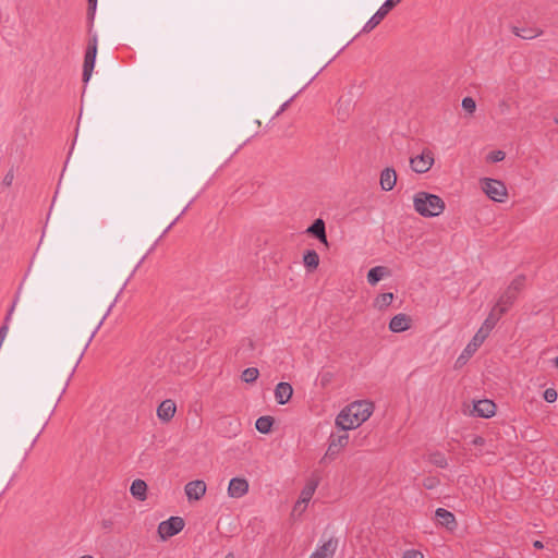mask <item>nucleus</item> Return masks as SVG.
I'll list each match as a JSON object with an SVG mask.
<instances>
[{
	"instance_id": "49",
	"label": "nucleus",
	"mask_w": 558,
	"mask_h": 558,
	"mask_svg": "<svg viewBox=\"0 0 558 558\" xmlns=\"http://www.w3.org/2000/svg\"><path fill=\"white\" fill-rule=\"evenodd\" d=\"M473 444L476 446H482L484 444V438L482 437H475L473 440Z\"/></svg>"
},
{
	"instance_id": "15",
	"label": "nucleus",
	"mask_w": 558,
	"mask_h": 558,
	"mask_svg": "<svg viewBox=\"0 0 558 558\" xmlns=\"http://www.w3.org/2000/svg\"><path fill=\"white\" fill-rule=\"evenodd\" d=\"M380 187L388 192L391 191L397 183V172L393 168H385L380 173Z\"/></svg>"
},
{
	"instance_id": "50",
	"label": "nucleus",
	"mask_w": 558,
	"mask_h": 558,
	"mask_svg": "<svg viewBox=\"0 0 558 558\" xmlns=\"http://www.w3.org/2000/svg\"><path fill=\"white\" fill-rule=\"evenodd\" d=\"M533 546L536 548V549H542L544 547L543 543L541 541H535L533 543Z\"/></svg>"
},
{
	"instance_id": "32",
	"label": "nucleus",
	"mask_w": 558,
	"mask_h": 558,
	"mask_svg": "<svg viewBox=\"0 0 558 558\" xmlns=\"http://www.w3.org/2000/svg\"><path fill=\"white\" fill-rule=\"evenodd\" d=\"M393 8L392 3L389 0H386L376 11L375 15L379 22H381Z\"/></svg>"
},
{
	"instance_id": "36",
	"label": "nucleus",
	"mask_w": 558,
	"mask_h": 558,
	"mask_svg": "<svg viewBox=\"0 0 558 558\" xmlns=\"http://www.w3.org/2000/svg\"><path fill=\"white\" fill-rule=\"evenodd\" d=\"M380 22L379 20L376 17V15L374 14L366 23L365 25L363 26V29L362 32L363 33H369L372 32L377 25H379Z\"/></svg>"
},
{
	"instance_id": "55",
	"label": "nucleus",
	"mask_w": 558,
	"mask_h": 558,
	"mask_svg": "<svg viewBox=\"0 0 558 558\" xmlns=\"http://www.w3.org/2000/svg\"><path fill=\"white\" fill-rule=\"evenodd\" d=\"M555 122L558 124V116L555 118Z\"/></svg>"
},
{
	"instance_id": "13",
	"label": "nucleus",
	"mask_w": 558,
	"mask_h": 558,
	"mask_svg": "<svg viewBox=\"0 0 558 558\" xmlns=\"http://www.w3.org/2000/svg\"><path fill=\"white\" fill-rule=\"evenodd\" d=\"M175 412L177 405L174 401L166 399L159 404L157 409V416L162 422H169L174 416Z\"/></svg>"
},
{
	"instance_id": "44",
	"label": "nucleus",
	"mask_w": 558,
	"mask_h": 558,
	"mask_svg": "<svg viewBox=\"0 0 558 558\" xmlns=\"http://www.w3.org/2000/svg\"><path fill=\"white\" fill-rule=\"evenodd\" d=\"M14 181V171L11 169L8 171V173L4 175L3 180H2V184L4 186H11L12 183Z\"/></svg>"
},
{
	"instance_id": "25",
	"label": "nucleus",
	"mask_w": 558,
	"mask_h": 558,
	"mask_svg": "<svg viewBox=\"0 0 558 558\" xmlns=\"http://www.w3.org/2000/svg\"><path fill=\"white\" fill-rule=\"evenodd\" d=\"M274 418L271 416H260L256 420L255 427L262 434H268L271 430Z\"/></svg>"
},
{
	"instance_id": "41",
	"label": "nucleus",
	"mask_w": 558,
	"mask_h": 558,
	"mask_svg": "<svg viewBox=\"0 0 558 558\" xmlns=\"http://www.w3.org/2000/svg\"><path fill=\"white\" fill-rule=\"evenodd\" d=\"M557 391L556 389L554 388H547L545 391H544V399L549 402V403H553L557 400Z\"/></svg>"
},
{
	"instance_id": "29",
	"label": "nucleus",
	"mask_w": 558,
	"mask_h": 558,
	"mask_svg": "<svg viewBox=\"0 0 558 558\" xmlns=\"http://www.w3.org/2000/svg\"><path fill=\"white\" fill-rule=\"evenodd\" d=\"M476 351L473 348H471L469 344H466V347L464 348L462 353L457 359L456 366L460 367V366L464 365L473 356V354Z\"/></svg>"
},
{
	"instance_id": "7",
	"label": "nucleus",
	"mask_w": 558,
	"mask_h": 558,
	"mask_svg": "<svg viewBox=\"0 0 558 558\" xmlns=\"http://www.w3.org/2000/svg\"><path fill=\"white\" fill-rule=\"evenodd\" d=\"M184 527V521L180 517H171L158 525V534L161 539H167L180 533Z\"/></svg>"
},
{
	"instance_id": "11",
	"label": "nucleus",
	"mask_w": 558,
	"mask_h": 558,
	"mask_svg": "<svg viewBox=\"0 0 558 558\" xmlns=\"http://www.w3.org/2000/svg\"><path fill=\"white\" fill-rule=\"evenodd\" d=\"M437 523L444 527H446L449 531H453L457 527V520L452 512L444 509L438 508L435 511Z\"/></svg>"
},
{
	"instance_id": "9",
	"label": "nucleus",
	"mask_w": 558,
	"mask_h": 558,
	"mask_svg": "<svg viewBox=\"0 0 558 558\" xmlns=\"http://www.w3.org/2000/svg\"><path fill=\"white\" fill-rule=\"evenodd\" d=\"M248 482L244 477H233L228 485V496L230 498H241L248 493Z\"/></svg>"
},
{
	"instance_id": "43",
	"label": "nucleus",
	"mask_w": 558,
	"mask_h": 558,
	"mask_svg": "<svg viewBox=\"0 0 558 558\" xmlns=\"http://www.w3.org/2000/svg\"><path fill=\"white\" fill-rule=\"evenodd\" d=\"M423 554L416 549H409L403 553L402 558H423Z\"/></svg>"
},
{
	"instance_id": "33",
	"label": "nucleus",
	"mask_w": 558,
	"mask_h": 558,
	"mask_svg": "<svg viewBox=\"0 0 558 558\" xmlns=\"http://www.w3.org/2000/svg\"><path fill=\"white\" fill-rule=\"evenodd\" d=\"M461 106L468 113L473 114L476 110V102L472 97H464Z\"/></svg>"
},
{
	"instance_id": "17",
	"label": "nucleus",
	"mask_w": 558,
	"mask_h": 558,
	"mask_svg": "<svg viewBox=\"0 0 558 558\" xmlns=\"http://www.w3.org/2000/svg\"><path fill=\"white\" fill-rule=\"evenodd\" d=\"M411 319L405 314H398L393 316L389 323V329L392 332H402L410 328Z\"/></svg>"
},
{
	"instance_id": "5",
	"label": "nucleus",
	"mask_w": 558,
	"mask_h": 558,
	"mask_svg": "<svg viewBox=\"0 0 558 558\" xmlns=\"http://www.w3.org/2000/svg\"><path fill=\"white\" fill-rule=\"evenodd\" d=\"M435 162L434 153L425 148L420 155L410 158L411 169L418 174L426 173Z\"/></svg>"
},
{
	"instance_id": "26",
	"label": "nucleus",
	"mask_w": 558,
	"mask_h": 558,
	"mask_svg": "<svg viewBox=\"0 0 558 558\" xmlns=\"http://www.w3.org/2000/svg\"><path fill=\"white\" fill-rule=\"evenodd\" d=\"M502 310H497L496 306L493 307L487 318L484 320V325L490 328L492 330L496 326L497 322L500 319V317L504 315Z\"/></svg>"
},
{
	"instance_id": "27",
	"label": "nucleus",
	"mask_w": 558,
	"mask_h": 558,
	"mask_svg": "<svg viewBox=\"0 0 558 558\" xmlns=\"http://www.w3.org/2000/svg\"><path fill=\"white\" fill-rule=\"evenodd\" d=\"M524 284L525 277L523 275H519L512 279L507 289H509L510 292H513L515 295H519V293L523 290Z\"/></svg>"
},
{
	"instance_id": "2",
	"label": "nucleus",
	"mask_w": 558,
	"mask_h": 558,
	"mask_svg": "<svg viewBox=\"0 0 558 558\" xmlns=\"http://www.w3.org/2000/svg\"><path fill=\"white\" fill-rule=\"evenodd\" d=\"M413 207L418 215L429 218L440 216L446 204L438 195L421 191L413 196Z\"/></svg>"
},
{
	"instance_id": "3",
	"label": "nucleus",
	"mask_w": 558,
	"mask_h": 558,
	"mask_svg": "<svg viewBox=\"0 0 558 558\" xmlns=\"http://www.w3.org/2000/svg\"><path fill=\"white\" fill-rule=\"evenodd\" d=\"M482 191L494 202L504 203L508 197L506 184L497 179L483 178L480 180Z\"/></svg>"
},
{
	"instance_id": "23",
	"label": "nucleus",
	"mask_w": 558,
	"mask_h": 558,
	"mask_svg": "<svg viewBox=\"0 0 558 558\" xmlns=\"http://www.w3.org/2000/svg\"><path fill=\"white\" fill-rule=\"evenodd\" d=\"M513 33L515 36L522 39H533L543 34V31L539 28H513Z\"/></svg>"
},
{
	"instance_id": "14",
	"label": "nucleus",
	"mask_w": 558,
	"mask_h": 558,
	"mask_svg": "<svg viewBox=\"0 0 558 558\" xmlns=\"http://www.w3.org/2000/svg\"><path fill=\"white\" fill-rule=\"evenodd\" d=\"M293 395V388L289 383H279L275 389V398L279 404H286Z\"/></svg>"
},
{
	"instance_id": "31",
	"label": "nucleus",
	"mask_w": 558,
	"mask_h": 558,
	"mask_svg": "<svg viewBox=\"0 0 558 558\" xmlns=\"http://www.w3.org/2000/svg\"><path fill=\"white\" fill-rule=\"evenodd\" d=\"M393 8L392 3L389 0H386L376 11L375 15L379 22H381Z\"/></svg>"
},
{
	"instance_id": "47",
	"label": "nucleus",
	"mask_w": 558,
	"mask_h": 558,
	"mask_svg": "<svg viewBox=\"0 0 558 558\" xmlns=\"http://www.w3.org/2000/svg\"><path fill=\"white\" fill-rule=\"evenodd\" d=\"M97 7V0H88V10L94 12Z\"/></svg>"
},
{
	"instance_id": "24",
	"label": "nucleus",
	"mask_w": 558,
	"mask_h": 558,
	"mask_svg": "<svg viewBox=\"0 0 558 558\" xmlns=\"http://www.w3.org/2000/svg\"><path fill=\"white\" fill-rule=\"evenodd\" d=\"M392 300L393 293H381L374 300V307H376L379 311H384L391 304Z\"/></svg>"
},
{
	"instance_id": "45",
	"label": "nucleus",
	"mask_w": 558,
	"mask_h": 558,
	"mask_svg": "<svg viewBox=\"0 0 558 558\" xmlns=\"http://www.w3.org/2000/svg\"><path fill=\"white\" fill-rule=\"evenodd\" d=\"M471 348H473L475 351L478 350V348L483 344L481 340L473 337L472 340L468 343Z\"/></svg>"
},
{
	"instance_id": "1",
	"label": "nucleus",
	"mask_w": 558,
	"mask_h": 558,
	"mask_svg": "<svg viewBox=\"0 0 558 558\" xmlns=\"http://www.w3.org/2000/svg\"><path fill=\"white\" fill-rule=\"evenodd\" d=\"M374 409L372 401H354L340 411L336 417V425L343 430L355 429L371 417Z\"/></svg>"
},
{
	"instance_id": "22",
	"label": "nucleus",
	"mask_w": 558,
	"mask_h": 558,
	"mask_svg": "<svg viewBox=\"0 0 558 558\" xmlns=\"http://www.w3.org/2000/svg\"><path fill=\"white\" fill-rule=\"evenodd\" d=\"M303 263L306 268L314 270L319 265V256L316 251L308 250L303 255Z\"/></svg>"
},
{
	"instance_id": "21",
	"label": "nucleus",
	"mask_w": 558,
	"mask_h": 558,
	"mask_svg": "<svg viewBox=\"0 0 558 558\" xmlns=\"http://www.w3.org/2000/svg\"><path fill=\"white\" fill-rule=\"evenodd\" d=\"M318 486L317 481H308L305 486L302 488L299 499L308 504L312 499L313 495L315 494V490Z\"/></svg>"
},
{
	"instance_id": "20",
	"label": "nucleus",
	"mask_w": 558,
	"mask_h": 558,
	"mask_svg": "<svg viewBox=\"0 0 558 558\" xmlns=\"http://www.w3.org/2000/svg\"><path fill=\"white\" fill-rule=\"evenodd\" d=\"M388 275V270L384 266H376L368 270L367 272V281L369 284L375 286L385 276Z\"/></svg>"
},
{
	"instance_id": "18",
	"label": "nucleus",
	"mask_w": 558,
	"mask_h": 558,
	"mask_svg": "<svg viewBox=\"0 0 558 558\" xmlns=\"http://www.w3.org/2000/svg\"><path fill=\"white\" fill-rule=\"evenodd\" d=\"M148 486L144 480H134L130 486L131 495L138 501H145L147 499Z\"/></svg>"
},
{
	"instance_id": "6",
	"label": "nucleus",
	"mask_w": 558,
	"mask_h": 558,
	"mask_svg": "<svg viewBox=\"0 0 558 558\" xmlns=\"http://www.w3.org/2000/svg\"><path fill=\"white\" fill-rule=\"evenodd\" d=\"M349 444V435H331L329 437L327 451L322 459V462L327 460L332 461L337 458V456Z\"/></svg>"
},
{
	"instance_id": "35",
	"label": "nucleus",
	"mask_w": 558,
	"mask_h": 558,
	"mask_svg": "<svg viewBox=\"0 0 558 558\" xmlns=\"http://www.w3.org/2000/svg\"><path fill=\"white\" fill-rule=\"evenodd\" d=\"M307 505L308 504L298 499L293 506L292 515H298V517L302 515L305 512Z\"/></svg>"
},
{
	"instance_id": "53",
	"label": "nucleus",
	"mask_w": 558,
	"mask_h": 558,
	"mask_svg": "<svg viewBox=\"0 0 558 558\" xmlns=\"http://www.w3.org/2000/svg\"><path fill=\"white\" fill-rule=\"evenodd\" d=\"M80 558H94V557H93V556H90V555H84V556H82V557H80Z\"/></svg>"
},
{
	"instance_id": "19",
	"label": "nucleus",
	"mask_w": 558,
	"mask_h": 558,
	"mask_svg": "<svg viewBox=\"0 0 558 558\" xmlns=\"http://www.w3.org/2000/svg\"><path fill=\"white\" fill-rule=\"evenodd\" d=\"M518 295H515L513 292H510L509 289H506L505 292L499 296L496 307L497 310H502L504 313H506L514 303Z\"/></svg>"
},
{
	"instance_id": "39",
	"label": "nucleus",
	"mask_w": 558,
	"mask_h": 558,
	"mask_svg": "<svg viewBox=\"0 0 558 558\" xmlns=\"http://www.w3.org/2000/svg\"><path fill=\"white\" fill-rule=\"evenodd\" d=\"M492 329L482 324L481 328L477 330V332L474 335L475 338L481 340L483 343L486 340V338L489 336Z\"/></svg>"
},
{
	"instance_id": "37",
	"label": "nucleus",
	"mask_w": 558,
	"mask_h": 558,
	"mask_svg": "<svg viewBox=\"0 0 558 558\" xmlns=\"http://www.w3.org/2000/svg\"><path fill=\"white\" fill-rule=\"evenodd\" d=\"M492 329L482 324L481 328L477 330V332L474 335L475 338L481 340L483 343L486 340V338L489 336Z\"/></svg>"
},
{
	"instance_id": "40",
	"label": "nucleus",
	"mask_w": 558,
	"mask_h": 558,
	"mask_svg": "<svg viewBox=\"0 0 558 558\" xmlns=\"http://www.w3.org/2000/svg\"><path fill=\"white\" fill-rule=\"evenodd\" d=\"M492 329L482 324L481 328L477 330V332L474 335L475 338L481 340L483 343L486 340V338L489 336Z\"/></svg>"
},
{
	"instance_id": "30",
	"label": "nucleus",
	"mask_w": 558,
	"mask_h": 558,
	"mask_svg": "<svg viewBox=\"0 0 558 558\" xmlns=\"http://www.w3.org/2000/svg\"><path fill=\"white\" fill-rule=\"evenodd\" d=\"M393 8L392 3L389 0H386L376 11L375 15L379 22H381Z\"/></svg>"
},
{
	"instance_id": "10",
	"label": "nucleus",
	"mask_w": 558,
	"mask_h": 558,
	"mask_svg": "<svg viewBox=\"0 0 558 558\" xmlns=\"http://www.w3.org/2000/svg\"><path fill=\"white\" fill-rule=\"evenodd\" d=\"M496 412V404L488 399L478 400L473 404V411L475 415L480 417H492L495 415Z\"/></svg>"
},
{
	"instance_id": "51",
	"label": "nucleus",
	"mask_w": 558,
	"mask_h": 558,
	"mask_svg": "<svg viewBox=\"0 0 558 558\" xmlns=\"http://www.w3.org/2000/svg\"><path fill=\"white\" fill-rule=\"evenodd\" d=\"M424 486L428 489L433 488L434 487V483L433 481L428 480L424 483Z\"/></svg>"
},
{
	"instance_id": "46",
	"label": "nucleus",
	"mask_w": 558,
	"mask_h": 558,
	"mask_svg": "<svg viewBox=\"0 0 558 558\" xmlns=\"http://www.w3.org/2000/svg\"><path fill=\"white\" fill-rule=\"evenodd\" d=\"M499 108L501 113H506L509 110L510 106L506 100H502L499 102Z\"/></svg>"
},
{
	"instance_id": "56",
	"label": "nucleus",
	"mask_w": 558,
	"mask_h": 558,
	"mask_svg": "<svg viewBox=\"0 0 558 558\" xmlns=\"http://www.w3.org/2000/svg\"><path fill=\"white\" fill-rule=\"evenodd\" d=\"M556 366L558 367V356L556 357Z\"/></svg>"
},
{
	"instance_id": "54",
	"label": "nucleus",
	"mask_w": 558,
	"mask_h": 558,
	"mask_svg": "<svg viewBox=\"0 0 558 558\" xmlns=\"http://www.w3.org/2000/svg\"><path fill=\"white\" fill-rule=\"evenodd\" d=\"M225 558H234L232 554H228Z\"/></svg>"
},
{
	"instance_id": "34",
	"label": "nucleus",
	"mask_w": 558,
	"mask_h": 558,
	"mask_svg": "<svg viewBox=\"0 0 558 558\" xmlns=\"http://www.w3.org/2000/svg\"><path fill=\"white\" fill-rule=\"evenodd\" d=\"M506 157V154L505 151L502 150H493L490 151L486 159L487 161H490V162H499V161H502Z\"/></svg>"
},
{
	"instance_id": "48",
	"label": "nucleus",
	"mask_w": 558,
	"mask_h": 558,
	"mask_svg": "<svg viewBox=\"0 0 558 558\" xmlns=\"http://www.w3.org/2000/svg\"><path fill=\"white\" fill-rule=\"evenodd\" d=\"M290 101H291V100L286 101V102L280 107V109L278 110V112L276 113V116H279L281 112H283V111L287 109V107L289 106Z\"/></svg>"
},
{
	"instance_id": "12",
	"label": "nucleus",
	"mask_w": 558,
	"mask_h": 558,
	"mask_svg": "<svg viewBox=\"0 0 558 558\" xmlns=\"http://www.w3.org/2000/svg\"><path fill=\"white\" fill-rule=\"evenodd\" d=\"M338 546L335 538H329L322 546H319L310 558H332Z\"/></svg>"
},
{
	"instance_id": "38",
	"label": "nucleus",
	"mask_w": 558,
	"mask_h": 558,
	"mask_svg": "<svg viewBox=\"0 0 558 558\" xmlns=\"http://www.w3.org/2000/svg\"><path fill=\"white\" fill-rule=\"evenodd\" d=\"M492 329L482 324L481 328L477 330V332L474 335L475 338L481 340L483 343L486 340V338L489 336Z\"/></svg>"
},
{
	"instance_id": "28",
	"label": "nucleus",
	"mask_w": 558,
	"mask_h": 558,
	"mask_svg": "<svg viewBox=\"0 0 558 558\" xmlns=\"http://www.w3.org/2000/svg\"><path fill=\"white\" fill-rule=\"evenodd\" d=\"M259 371L256 367L245 368L241 374V379L247 384H252L257 380Z\"/></svg>"
},
{
	"instance_id": "42",
	"label": "nucleus",
	"mask_w": 558,
	"mask_h": 558,
	"mask_svg": "<svg viewBox=\"0 0 558 558\" xmlns=\"http://www.w3.org/2000/svg\"><path fill=\"white\" fill-rule=\"evenodd\" d=\"M432 462L439 466V468H446L447 466V460L445 458V456L440 454V453H436L432 457Z\"/></svg>"
},
{
	"instance_id": "52",
	"label": "nucleus",
	"mask_w": 558,
	"mask_h": 558,
	"mask_svg": "<svg viewBox=\"0 0 558 558\" xmlns=\"http://www.w3.org/2000/svg\"><path fill=\"white\" fill-rule=\"evenodd\" d=\"M393 7L398 5L402 0H389Z\"/></svg>"
},
{
	"instance_id": "16",
	"label": "nucleus",
	"mask_w": 558,
	"mask_h": 558,
	"mask_svg": "<svg viewBox=\"0 0 558 558\" xmlns=\"http://www.w3.org/2000/svg\"><path fill=\"white\" fill-rule=\"evenodd\" d=\"M307 233L317 238L325 246H328V240L326 236L325 222L323 219H316L306 230Z\"/></svg>"
},
{
	"instance_id": "8",
	"label": "nucleus",
	"mask_w": 558,
	"mask_h": 558,
	"mask_svg": "<svg viewBox=\"0 0 558 558\" xmlns=\"http://www.w3.org/2000/svg\"><path fill=\"white\" fill-rule=\"evenodd\" d=\"M207 492V485L203 480H194L185 484L184 493L189 502L201 500Z\"/></svg>"
},
{
	"instance_id": "4",
	"label": "nucleus",
	"mask_w": 558,
	"mask_h": 558,
	"mask_svg": "<svg viewBox=\"0 0 558 558\" xmlns=\"http://www.w3.org/2000/svg\"><path fill=\"white\" fill-rule=\"evenodd\" d=\"M97 47H98V39L97 35H93L88 39L87 49L84 56V63H83V81L84 83H87L93 74L95 62H96V56H97Z\"/></svg>"
}]
</instances>
